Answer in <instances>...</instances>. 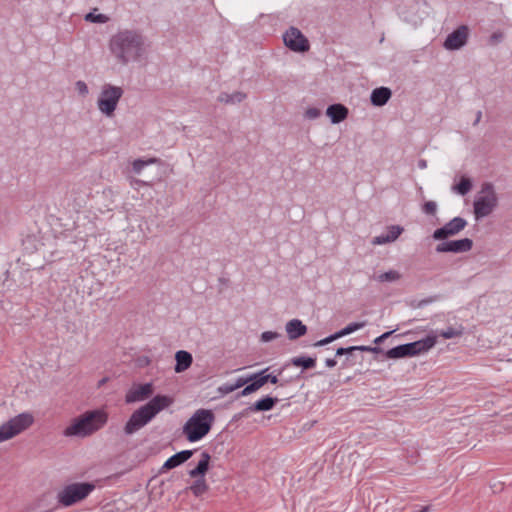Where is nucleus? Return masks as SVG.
Segmentation results:
<instances>
[{"label": "nucleus", "mask_w": 512, "mask_h": 512, "mask_svg": "<svg viewBox=\"0 0 512 512\" xmlns=\"http://www.w3.org/2000/svg\"><path fill=\"white\" fill-rule=\"evenodd\" d=\"M108 48L121 65L139 61L147 50L145 36L137 29L118 30L111 36Z\"/></svg>", "instance_id": "f257e3e1"}, {"label": "nucleus", "mask_w": 512, "mask_h": 512, "mask_svg": "<svg viewBox=\"0 0 512 512\" xmlns=\"http://www.w3.org/2000/svg\"><path fill=\"white\" fill-rule=\"evenodd\" d=\"M174 399L168 395H156L146 404L136 409L124 426V433L132 435L145 427L158 413L170 407Z\"/></svg>", "instance_id": "f03ea898"}, {"label": "nucleus", "mask_w": 512, "mask_h": 512, "mask_svg": "<svg viewBox=\"0 0 512 512\" xmlns=\"http://www.w3.org/2000/svg\"><path fill=\"white\" fill-rule=\"evenodd\" d=\"M107 422V414L103 411L94 410L83 414L73 420L65 428L63 434L66 437H86L102 428Z\"/></svg>", "instance_id": "7ed1b4c3"}, {"label": "nucleus", "mask_w": 512, "mask_h": 512, "mask_svg": "<svg viewBox=\"0 0 512 512\" xmlns=\"http://www.w3.org/2000/svg\"><path fill=\"white\" fill-rule=\"evenodd\" d=\"M214 421L212 410L198 409L184 424L183 434L189 442H197L210 432Z\"/></svg>", "instance_id": "20e7f679"}, {"label": "nucleus", "mask_w": 512, "mask_h": 512, "mask_svg": "<svg viewBox=\"0 0 512 512\" xmlns=\"http://www.w3.org/2000/svg\"><path fill=\"white\" fill-rule=\"evenodd\" d=\"M437 336L429 334L424 339L414 341L407 344L398 345L389 349L386 352V357L389 359H399L404 357L416 356L418 354L427 352L435 346Z\"/></svg>", "instance_id": "39448f33"}, {"label": "nucleus", "mask_w": 512, "mask_h": 512, "mask_svg": "<svg viewBox=\"0 0 512 512\" xmlns=\"http://www.w3.org/2000/svg\"><path fill=\"white\" fill-rule=\"evenodd\" d=\"M498 205V197L492 183L485 182L476 196L473 209L476 220L489 216Z\"/></svg>", "instance_id": "423d86ee"}, {"label": "nucleus", "mask_w": 512, "mask_h": 512, "mask_svg": "<svg viewBox=\"0 0 512 512\" xmlns=\"http://www.w3.org/2000/svg\"><path fill=\"white\" fill-rule=\"evenodd\" d=\"M96 488L92 482H75L63 487L57 494L58 503L70 507L86 499Z\"/></svg>", "instance_id": "0eeeda50"}, {"label": "nucleus", "mask_w": 512, "mask_h": 512, "mask_svg": "<svg viewBox=\"0 0 512 512\" xmlns=\"http://www.w3.org/2000/svg\"><path fill=\"white\" fill-rule=\"evenodd\" d=\"M123 93V89L119 86L104 84L97 100L99 111L106 117H112Z\"/></svg>", "instance_id": "6e6552de"}, {"label": "nucleus", "mask_w": 512, "mask_h": 512, "mask_svg": "<svg viewBox=\"0 0 512 512\" xmlns=\"http://www.w3.org/2000/svg\"><path fill=\"white\" fill-rule=\"evenodd\" d=\"M34 422L31 413L24 412L11 418L0 426V443L12 439L27 430Z\"/></svg>", "instance_id": "1a4fd4ad"}, {"label": "nucleus", "mask_w": 512, "mask_h": 512, "mask_svg": "<svg viewBox=\"0 0 512 512\" xmlns=\"http://www.w3.org/2000/svg\"><path fill=\"white\" fill-rule=\"evenodd\" d=\"M284 44L292 51L306 52L310 45L302 32L295 27H290L283 35Z\"/></svg>", "instance_id": "9d476101"}, {"label": "nucleus", "mask_w": 512, "mask_h": 512, "mask_svg": "<svg viewBox=\"0 0 512 512\" xmlns=\"http://www.w3.org/2000/svg\"><path fill=\"white\" fill-rule=\"evenodd\" d=\"M467 226V221L462 217H454L444 226L436 229L433 232V239L445 240L449 237L459 234Z\"/></svg>", "instance_id": "9b49d317"}, {"label": "nucleus", "mask_w": 512, "mask_h": 512, "mask_svg": "<svg viewBox=\"0 0 512 512\" xmlns=\"http://www.w3.org/2000/svg\"><path fill=\"white\" fill-rule=\"evenodd\" d=\"M473 241L469 238L443 241L439 243L435 251L437 253H465L472 249Z\"/></svg>", "instance_id": "f8f14e48"}, {"label": "nucleus", "mask_w": 512, "mask_h": 512, "mask_svg": "<svg viewBox=\"0 0 512 512\" xmlns=\"http://www.w3.org/2000/svg\"><path fill=\"white\" fill-rule=\"evenodd\" d=\"M154 392L152 383L133 385L125 395V402L136 403L149 399Z\"/></svg>", "instance_id": "ddd939ff"}, {"label": "nucleus", "mask_w": 512, "mask_h": 512, "mask_svg": "<svg viewBox=\"0 0 512 512\" xmlns=\"http://www.w3.org/2000/svg\"><path fill=\"white\" fill-rule=\"evenodd\" d=\"M468 27L462 25L450 33L444 41V48L447 50H458L463 47L468 40Z\"/></svg>", "instance_id": "4468645a"}, {"label": "nucleus", "mask_w": 512, "mask_h": 512, "mask_svg": "<svg viewBox=\"0 0 512 512\" xmlns=\"http://www.w3.org/2000/svg\"><path fill=\"white\" fill-rule=\"evenodd\" d=\"M278 401V398L266 396L256 401L254 404L248 406L239 414V417H245L251 412L272 410Z\"/></svg>", "instance_id": "2eb2a0df"}, {"label": "nucleus", "mask_w": 512, "mask_h": 512, "mask_svg": "<svg viewBox=\"0 0 512 512\" xmlns=\"http://www.w3.org/2000/svg\"><path fill=\"white\" fill-rule=\"evenodd\" d=\"M403 227L400 225H391L388 227L386 234H381L372 239L373 245H383L386 243L394 242L403 232Z\"/></svg>", "instance_id": "dca6fc26"}, {"label": "nucleus", "mask_w": 512, "mask_h": 512, "mask_svg": "<svg viewBox=\"0 0 512 512\" xmlns=\"http://www.w3.org/2000/svg\"><path fill=\"white\" fill-rule=\"evenodd\" d=\"M285 330L290 340H296L307 333V326L299 319H292L286 323Z\"/></svg>", "instance_id": "f3484780"}, {"label": "nucleus", "mask_w": 512, "mask_h": 512, "mask_svg": "<svg viewBox=\"0 0 512 512\" xmlns=\"http://www.w3.org/2000/svg\"><path fill=\"white\" fill-rule=\"evenodd\" d=\"M193 453V450H183L172 455L165 461L162 469L170 470L180 466L184 462L188 461L192 457Z\"/></svg>", "instance_id": "a211bd4d"}, {"label": "nucleus", "mask_w": 512, "mask_h": 512, "mask_svg": "<svg viewBox=\"0 0 512 512\" xmlns=\"http://www.w3.org/2000/svg\"><path fill=\"white\" fill-rule=\"evenodd\" d=\"M348 112V108L342 104H332L326 110V114L333 124L344 121L348 116Z\"/></svg>", "instance_id": "6ab92c4d"}, {"label": "nucleus", "mask_w": 512, "mask_h": 512, "mask_svg": "<svg viewBox=\"0 0 512 512\" xmlns=\"http://www.w3.org/2000/svg\"><path fill=\"white\" fill-rule=\"evenodd\" d=\"M391 96H392V92L389 88L379 87V88H375L371 92L370 100L374 106L380 107V106L385 105L389 101Z\"/></svg>", "instance_id": "aec40b11"}, {"label": "nucleus", "mask_w": 512, "mask_h": 512, "mask_svg": "<svg viewBox=\"0 0 512 512\" xmlns=\"http://www.w3.org/2000/svg\"><path fill=\"white\" fill-rule=\"evenodd\" d=\"M175 360L176 365L174 370L176 373H181L186 371L192 365L193 357L191 353L185 350H179L175 354Z\"/></svg>", "instance_id": "412c9836"}, {"label": "nucleus", "mask_w": 512, "mask_h": 512, "mask_svg": "<svg viewBox=\"0 0 512 512\" xmlns=\"http://www.w3.org/2000/svg\"><path fill=\"white\" fill-rule=\"evenodd\" d=\"M211 456L208 452H202L201 459L199 460L197 466L189 471V476L191 478L205 477L209 469Z\"/></svg>", "instance_id": "4be33fe9"}, {"label": "nucleus", "mask_w": 512, "mask_h": 512, "mask_svg": "<svg viewBox=\"0 0 512 512\" xmlns=\"http://www.w3.org/2000/svg\"><path fill=\"white\" fill-rule=\"evenodd\" d=\"M246 98V94L240 91H236L232 94L222 92L218 96V101L225 104H235L240 103Z\"/></svg>", "instance_id": "5701e85b"}, {"label": "nucleus", "mask_w": 512, "mask_h": 512, "mask_svg": "<svg viewBox=\"0 0 512 512\" xmlns=\"http://www.w3.org/2000/svg\"><path fill=\"white\" fill-rule=\"evenodd\" d=\"M196 480L194 483L189 487L190 491L193 493L194 496L200 497L204 493H206L209 489V486L206 482L205 477H198L195 478Z\"/></svg>", "instance_id": "b1692460"}, {"label": "nucleus", "mask_w": 512, "mask_h": 512, "mask_svg": "<svg viewBox=\"0 0 512 512\" xmlns=\"http://www.w3.org/2000/svg\"><path fill=\"white\" fill-rule=\"evenodd\" d=\"M291 364L296 367H302L303 369H311L316 365V358L306 356L293 357Z\"/></svg>", "instance_id": "393cba45"}, {"label": "nucleus", "mask_w": 512, "mask_h": 512, "mask_svg": "<svg viewBox=\"0 0 512 512\" xmlns=\"http://www.w3.org/2000/svg\"><path fill=\"white\" fill-rule=\"evenodd\" d=\"M365 325H366L365 321H363V322H352V323L348 324L346 327H344L343 329L337 331L336 332L337 337L339 339L341 337L349 335V334H351V333H353V332L363 328Z\"/></svg>", "instance_id": "a878e982"}, {"label": "nucleus", "mask_w": 512, "mask_h": 512, "mask_svg": "<svg viewBox=\"0 0 512 512\" xmlns=\"http://www.w3.org/2000/svg\"><path fill=\"white\" fill-rule=\"evenodd\" d=\"M268 369L269 368H265L262 371L249 376L250 381L253 382L257 390L268 382V378L266 377L265 374L268 371Z\"/></svg>", "instance_id": "bb28decb"}, {"label": "nucleus", "mask_w": 512, "mask_h": 512, "mask_svg": "<svg viewBox=\"0 0 512 512\" xmlns=\"http://www.w3.org/2000/svg\"><path fill=\"white\" fill-rule=\"evenodd\" d=\"M472 188V182L467 177H462L460 182L453 187V190L458 194L464 196L466 195Z\"/></svg>", "instance_id": "cd10ccee"}, {"label": "nucleus", "mask_w": 512, "mask_h": 512, "mask_svg": "<svg viewBox=\"0 0 512 512\" xmlns=\"http://www.w3.org/2000/svg\"><path fill=\"white\" fill-rule=\"evenodd\" d=\"M401 278V274L396 270H389L387 272L381 273L377 276V280L381 283L384 282H395Z\"/></svg>", "instance_id": "c85d7f7f"}, {"label": "nucleus", "mask_w": 512, "mask_h": 512, "mask_svg": "<svg viewBox=\"0 0 512 512\" xmlns=\"http://www.w3.org/2000/svg\"><path fill=\"white\" fill-rule=\"evenodd\" d=\"M158 160L156 158H151L147 161L137 159L133 162V171L135 173H140L142 169L147 166L148 164L156 163Z\"/></svg>", "instance_id": "c756f323"}, {"label": "nucleus", "mask_w": 512, "mask_h": 512, "mask_svg": "<svg viewBox=\"0 0 512 512\" xmlns=\"http://www.w3.org/2000/svg\"><path fill=\"white\" fill-rule=\"evenodd\" d=\"M86 21H90L92 23H106L109 18L105 14H94V13H88L85 16Z\"/></svg>", "instance_id": "7c9ffc66"}, {"label": "nucleus", "mask_w": 512, "mask_h": 512, "mask_svg": "<svg viewBox=\"0 0 512 512\" xmlns=\"http://www.w3.org/2000/svg\"><path fill=\"white\" fill-rule=\"evenodd\" d=\"M440 335L445 339H451L462 335V330L449 327L446 330L440 332Z\"/></svg>", "instance_id": "2f4dec72"}, {"label": "nucleus", "mask_w": 512, "mask_h": 512, "mask_svg": "<svg viewBox=\"0 0 512 512\" xmlns=\"http://www.w3.org/2000/svg\"><path fill=\"white\" fill-rule=\"evenodd\" d=\"M422 210L425 214L434 215L437 211V204L434 201L425 202Z\"/></svg>", "instance_id": "473e14b6"}, {"label": "nucleus", "mask_w": 512, "mask_h": 512, "mask_svg": "<svg viewBox=\"0 0 512 512\" xmlns=\"http://www.w3.org/2000/svg\"><path fill=\"white\" fill-rule=\"evenodd\" d=\"M337 339H338V337H337V334H336V332H335L334 334H331V335H329L328 337H326V338H324V339H322V340H319V341L315 342V343L313 344V346H314V347L324 346V345H327V344H329V343H331V342H333V341H335V340H337Z\"/></svg>", "instance_id": "72a5a7b5"}, {"label": "nucleus", "mask_w": 512, "mask_h": 512, "mask_svg": "<svg viewBox=\"0 0 512 512\" xmlns=\"http://www.w3.org/2000/svg\"><path fill=\"white\" fill-rule=\"evenodd\" d=\"M280 336L279 333L273 331H265L261 334L262 342H270Z\"/></svg>", "instance_id": "f704fd0d"}, {"label": "nucleus", "mask_w": 512, "mask_h": 512, "mask_svg": "<svg viewBox=\"0 0 512 512\" xmlns=\"http://www.w3.org/2000/svg\"><path fill=\"white\" fill-rule=\"evenodd\" d=\"M75 86H76V90L78 91V93L80 95L86 96L89 93L88 86L84 81H82V80L77 81Z\"/></svg>", "instance_id": "c9c22d12"}, {"label": "nucleus", "mask_w": 512, "mask_h": 512, "mask_svg": "<svg viewBox=\"0 0 512 512\" xmlns=\"http://www.w3.org/2000/svg\"><path fill=\"white\" fill-rule=\"evenodd\" d=\"M320 115H321V111L315 107L308 108L305 112L306 118H308L310 120L317 119Z\"/></svg>", "instance_id": "e433bc0d"}, {"label": "nucleus", "mask_w": 512, "mask_h": 512, "mask_svg": "<svg viewBox=\"0 0 512 512\" xmlns=\"http://www.w3.org/2000/svg\"><path fill=\"white\" fill-rule=\"evenodd\" d=\"M235 390H237L235 384L230 382L224 383L219 387V392L222 394H229Z\"/></svg>", "instance_id": "4c0bfd02"}, {"label": "nucleus", "mask_w": 512, "mask_h": 512, "mask_svg": "<svg viewBox=\"0 0 512 512\" xmlns=\"http://www.w3.org/2000/svg\"><path fill=\"white\" fill-rule=\"evenodd\" d=\"M355 348V351H366V352H374L380 353L382 350L379 347H371V346H352Z\"/></svg>", "instance_id": "58836bf2"}, {"label": "nucleus", "mask_w": 512, "mask_h": 512, "mask_svg": "<svg viewBox=\"0 0 512 512\" xmlns=\"http://www.w3.org/2000/svg\"><path fill=\"white\" fill-rule=\"evenodd\" d=\"M251 383L246 385L244 387V389L239 393V396H247L255 391H257L255 385L253 384L252 381H250Z\"/></svg>", "instance_id": "ea45409f"}, {"label": "nucleus", "mask_w": 512, "mask_h": 512, "mask_svg": "<svg viewBox=\"0 0 512 512\" xmlns=\"http://www.w3.org/2000/svg\"><path fill=\"white\" fill-rule=\"evenodd\" d=\"M354 351H355V348H353L352 346H350V347H340V348H338L336 350L335 355L336 356L347 355V354H351Z\"/></svg>", "instance_id": "a19ab883"}, {"label": "nucleus", "mask_w": 512, "mask_h": 512, "mask_svg": "<svg viewBox=\"0 0 512 512\" xmlns=\"http://www.w3.org/2000/svg\"><path fill=\"white\" fill-rule=\"evenodd\" d=\"M502 39H503V33L502 32H494L490 36V43L491 44H497V43L501 42Z\"/></svg>", "instance_id": "79ce46f5"}, {"label": "nucleus", "mask_w": 512, "mask_h": 512, "mask_svg": "<svg viewBox=\"0 0 512 512\" xmlns=\"http://www.w3.org/2000/svg\"><path fill=\"white\" fill-rule=\"evenodd\" d=\"M248 382H250L249 377H246V378H244V377H239V378L234 382V384H235L236 389H238V388H241V387H243L244 385H246Z\"/></svg>", "instance_id": "37998d69"}, {"label": "nucleus", "mask_w": 512, "mask_h": 512, "mask_svg": "<svg viewBox=\"0 0 512 512\" xmlns=\"http://www.w3.org/2000/svg\"><path fill=\"white\" fill-rule=\"evenodd\" d=\"M392 333H393V331H388V332L383 333L382 335H380L379 337H377V338L374 340V343H375V344H380V343H382V342H383L386 338H388Z\"/></svg>", "instance_id": "c03bdc74"}, {"label": "nucleus", "mask_w": 512, "mask_h": 512, "mask_svg": "<svg viewBox=\"0 0 512 512\" xmlns=\"http://www.w3.org/2000/svg\"><path fill=\"white\" fill-rule=\"evenodd\" d=\"M325 364L327 367L329 368H333L336 366L337 362L334 358H327L326 361H325Z\"/></svg>", "instance_id": "a18cd8bd"}, {"label": "nucleus", "mask_w": 512, "mask_h": 512, "mask_svg": "<svg viewBox=\"0 0 512 512\" xmlns=\"http://www.w3.org/2000/svg\"><path fill=\"white\" fill-rule=\"evenodd\" d=\"M266 377L268 378V382L272 384H277L279 381L276 375L266 374Z\"/></svg>", "instance_id": "49530a36"}, {"label": "nucleus", "mask_w": 512, "mask_h": 512, "mask_svg": "<svg viewBox=\"0 0 512 512\" xmlns=\"http://www.w3.org/2000/svg\"><path fill=\"white\" fill-rule=\"evenodd\" d=\"M481 118H482V112H481V111H478V112L476 113V119H475V121H474L473 125H474V126H476V125L480 122Z\"/></svg>", "instance_id": "de8ad7c7"}, {"label": "nucleus", "mask_w": 512, "mask_h": 512, "mask_svg": "<svg viewBox=\"0 0 512 512\" xmlns=\"http://www.w3.org/2000/svg\"><path fill=\"white\" fill-rule=\"evenodd\" d=\"M418 167L421 168V169L426 168V161L425 160H420L418 162Z\"/></svg>", "instance_id": "09e8293b"}, {"label": "nucleus", "mask_w": 512, "mask_h": 512, "mask_svg": "<svg viewBox=\"0 0 512 512\" xmlns=\"http://www.w3.org/2000/svg\"><path fill=\"white\" fill-rule=\"evenodd\" d=\"M430 301H431V300H422V301L420 302V306H422V305H424V304H427V303H429Z\"/></svg>", "instance_id": "8fccbe9b"}, {"label": "nucleus", "mask_w": 512, "mask_h": 512, "mask_svg": "<svg viewBox=\"0 0 512 512\" xmlns=\"http://www.w3.org/2000/svg\"><path fill=\"white\" fill-rule=\"evenodd\" d=\"M429 507H424L420 512H428Z\"/></svg>", "instance_id": "3c124183"}]
</instances>
